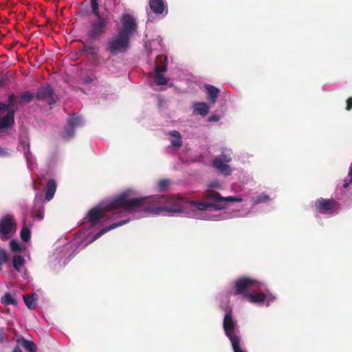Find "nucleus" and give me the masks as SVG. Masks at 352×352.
Here are the masks:
<instances>
[{
  "label": "nucleus",
  "instance_id": "obj_31",
  "mask_svg": "<svg viewBox=\"0 0 352 352\" xmlns=\"http://www.w3.org/2000/svg\"><path fill=\"white\" fill-rule=\"evenodd\" d=\"M270 200V197L266 194H261L253 199L254 204H258L261 203L266 202Z\"/></svg>",
  "mask_w": 352,
  "mask_h": 352
},
{
  "label": "nucleus",
  "instance_id": "obj_32",
  "mask_svg": "<svg viewBox=\"0 0 352 352\" xmlns=\"http://www.w3.org/2000/svg\"><path fill=\"white\" fill-rule=\"evenodd\" d=\"M170 184V181L168 179H162L158 182V188L160 191L164 192L166 190L168 186Z\"/></svg>",
  "mask_w": 352,
  "mask_h": 352
},
{
  "label": "nucleus",
  "instance_id": "obj_16",
  "mask_svg": "<svg viewBox=\"0 0 352 352\" xmlns=\"http://www.w3.org/2000/svg\"><path fill=\"white\" fill-rule=\"evenodd\" d=\"M213 166L217 169L221 173L225 175L230 174V167L229 165L225 164L222 159L215 158L212 162Z\"/></svg>",
  "mask_w": 352,
  "mask_h": 352
},
{
  "label": "nucleus",
  "instance_id": "obj_28",
  "mask_svg": "<svg viewBox=\"0 0 352 352\" xmlns=\"http://www.w3.org/2000/svg\"><path fill=\"white\" fill-rule=\"evenodd\" d=\"M20 236L24 242H28L30 240L31 232L25 225L23 226L20 232Z\"/></svg>",
  "mask_w": 352,
  "mask_h": 352
},
{
  "label": "nucleus",
  "instance_id": "obj_13",
  "mask_svg": "<svg viewBox=\"0 0 352 352\" xmlns=\"http://www.w3.org/2000/svg\"><path fill=\"white\" fill-rule=\"evenodd\" d=\"M82 52L86 54V55L91 59L96 60H98L99 47L84 43L82 45Z\"/></svg>",
  "mask_w": 352,
  "mask_h": 352
},
{
  "label": "nucleus",
  "instance_id": "obj_5",
  "mask_svg": "<svg viewBox=\"0 0 352 352\" xmlns=\"http://www.w3.org/2000/svg\"><path fill=\"white\" fill-rule=\"evenodd\" d=\"M223 327L226 336L232 344L234 352H241V338L236 334V322L234 320L231 311L226 312L223 321Z\"/></svg>",
  "mask_w": 352,
  "mask_h": 352
},
{
  "label": "nucleus",
  "instance_id": "obj_27",
  "mask_svg": "<svg viewBox=\"0 0 352 352\" xmlns=\"http://www.w3.org/2000/svg\"><path fill=\"white\" fill-rule=\"evenodd\" d=\"M1 302L4 305H13L16 306L17 305V300L8 292L6 293L4 296L1 297Z\"/></svg>",
  "mask_w": 352,
  "mask_h": 352
},
{
  "label": "nucleus",
  "instance_id": "obj_48",
  "mask_svg": "<svg viewBox=\"0 0 352 352\" xmlns=\"http://www.w3.org/2000/svg\"><path fill=\"white\" fill-rule=\"evenodd\" d=\"M241 352H243L242 349H241Z\"/></svg>",
  "mask_w": 352,
  "mask_h": 352
},
{
  "label": "nucleus",
  "instance_id": "obj_46",
  "mask_svg": "<svg viewBox=\"0 0 352 352\" xmlns=\"http://www.w3.org/2000/svg\"><path fill=\"white\" fill-rule=\"evenodd\" d=\"M209 121H217L218 120V118L217 116H211L208 119Z\"/></svg>",
  "mask_w": 352,
  "mask_h": 352
},
{
  "label": "nucleus",
  "instance_id": "obj_9",
  "mask_svg": "<svg viewBox=\"0 0 352 352\" xmlns=\"http://www.w3.org/2000/svg\"><path fill=\"white\" fill-rule=\"evenodd\" d=\"M16 222L12 214H7L0 220V239L8 240L12 232L16 230Z\"/></svg>",
  "mask_w": 352,
  "mask_h": 352
},
{
  "label": "nucleus",
  "instance_id": "obj_47",
  "mask_svg": "<svg viewBox=\"0 0 352 352\" xmlns=\"http://www.w3.org/2000/svg\"><path fill=\"white\" fill-rule=\"evenodd\" d=\"M90 1H91V4H94V3H95L98 2V0H90Z\"/></svg>",
  "mask_w": 352,
  "mask_h": 352
},
{
  "label": "nucleus",
  "instance_id": "obj_18",
  "mask_svg": "<svg viewBox=\"0 0 352 352\" xmlns=\"http://www.w3.org/2000/svg\"><path fill=\"white\" fill-rule=\"evenodd\" d=\"M129 221V219L120 221L118 223H112L106 228H102L98 233H96L95 234V236H94L93 241H95V240L99 239L100 236H102L104 234H105L108 231L113 230L116 228H118L119 226H121L128 223Z\"/></svg>",
  "mask_w": 352,
  "mask_h": 352
},
{
  "label": "nucleus",
  "instance_id": "obj_25",
  "mask_svg": "<svg viewBox=\"0 0 352 352\" xmlns=\"http://www.w3.org/2000/svg\"><path fill=\"white\" fill-rule=\"evenodd\" d=\"M34 98V94L30 91H25L22 92L19 96V100L17 101L18 104H22V103H30Z\"/></svg>",
  "mask_w": 352,
  "mask_h": 352
},
{
  "label": "nucleus",
  "instance_id": "obj_38",
  "mask_svg": "<svg viewBox=\"0 0 352 352\" xmlns=\"http://www.w3.org/2000/svg\"><path fill=\"white\" fill-rule=\"evenodd\" d=\"M42 184V179L40 177H37L35 179L32 183V187L34 190H39L40 186Z\"/></svg>",
  "mask_w": 352,
  "mask_h": 352
},
{
  "label": "nucleus",
  "instance_id": "obj_29",
  "mask_svg": "<svg viewBox=\"0 0 352 352\" xmlns=\"http://www.w3.org/2000/svg\"><path fill=\"white\" fill-rule=\"evenodd\" d=\"M154 80L157 85H164L168 82V80L162 73H155Z\"/></svg>",
  "mask_w": 352,
  "mask_h": 352
},
{
  "label": "nucleus",
  "instance_id": "obj_4",
  "mask_svg": "<svg viewBox=\"0 0 352 352\" xmlns=\"http://www.w3.org/2000/svg\"><path fill=\"white\" fill-rule=\"evenodd\" d=\"M17 96L12 94L8 96L7 104L0 102V129H8L14 124L15 109L12 107L17 105Z\"/></svg>",
  "mask_w": 352,
  "mask_h": 352
},
{
  "label": "nucleus",
  "instance_id": "obj_22",
  "mask_svg": "<svg viewBox=\"0 0 352 352\" xmlns=\"http://www.w3.org/2000/svg\"><path fill=\"white\" fill-rule=\"evenodd\" d=\"M19 144L24 148L30 147L28 132L25 129L21 130L19 133Z\"/></svg>",
  "mask_w": 352,
  "mask_h": 352
},
{
  "label": "nucleus",
  "instance_id": "obj_39",
  "mask_svg": "<svg viewBox=\"0 0 352 352\" xmlns=\"http://www.w3.org/2000/svg\"><path fill=\"white\" fill-rule=\"evenodd\" d=\"M8 335L3 328H0V343H3L7 339Z\"/></svg>",
  "mask_w": 352,
  "mask_h": 352
},
{
  "label": "nucleus",
  "instance_id": "obj_8",
  "mask_svg": "<svg viewBox=\"0 0 352 352\" xmlns=\"http://www.w3.org/2000/svg\"><path fill=\"white\" fill-rule=\"evenodd\" d=\"M121 28L119 32L131 38L138 31V22L134 16L131 14L125 13L120 17Z\"/></svg>",
  "mask_w": 352,
  "mask_h": 352
},
{
  "label": "nucleus",
  "instance_id": "obj_45",
  "mask_svg": "<svg viewBox=\"0 0 352 352\" xmlns=\"http://www.w3.org/2000/svg\"><path fill=\"white\" fill-rule=\"evenodd\" d=\"M12 352H22V351L19 346H14Z\"/></svg>",
  "mask_w": 352,
  "mask_h": 352
},
{
  "label": "nucleus",
  "instance_id": "obj_23",
  "mask_svg": "<svg viewBox=\"0 0 352 352\" xmlns=\"http://www.w3.org/2000/svg\"><path fill=\"white\" fill-rule=\"evenodd\" d=\"M23 298L25 305L29 309L32 310L36 307L37 298L34 294L23 295Z\"/></svg>",
  "mask_w": 352,
  "mask_h": 352
},
{
  "label": "nucleus",
  "instance_id": "obj_15",
  "mask_svg": "<svg viewBox=\"0 0 352 352\" xmlns=\"http://www.w3.org/2000/svg\"><path fill=\"white\" fill-rule=\"evenodd\" d=\"M149 6L156 14H162L166 7L164 0H149Z\"/></svg>",
  "mask_w": 352,
  "mask_h": 352
},
{
  "label": "nucleus",
  "instance_id": "obj_30",
  "mask_svg": "<svg viewBox=\"0 0 352 352\" xmlns=\"http://www.w3.org/2000/svg\"><path fill=\"white\" fill-rule=\"evenodd\" d=\"M32 215L34 218L38 220H42L44 217L43 206H39L38 208H36V206H35L34 209L32 211Z\"/></svg>",
  "mask_w": 352,
  "mask_h": 352
},
{
  "label": "nucleus",
  "instance_id": "obj_41",
  "mask_svg": "<svg viewBox=\"0 0 352 352\" xmlns=\"http://www.w3.org/2000/svg\"><path fill=\"white\" fill-rule=\"evenodd\" d=\"M10 155L8 151L0 146V157H6Z\"/></svg>",
  "mask_w": 352,
  "mask_h": 352
},
{
  "label": "nucleus",
  "instance_id": "obj_35",
  "mask_svg": "<svg viewBox=\"0 0 352 352\" xmlns=\"http://www.w3.org/2000/svg\"><path fill=\"white\" fill-rule=\"evenodd\" d=\"M219 158L222 159L223 162H230L232 160L230 152L228 150H223Z\"/></svg>",
  "mask_w": 352,
  "mask_h": 352
},
{
  "label": "nucleus",
  "instance_id": "obj_2",
  "mask_svg": "<svg viewBox=\"0 0 352 352\" xmlns=\"http://www.w3.org/2000/svg\"><path fill=\"white\" fill-rule=\"evenodd\" d=\"M155 197H162L167 199H171L175 200H180L181 201V207L180 210L178 211H173L172 212H182L186 204H188L190 207L192 208H196L198 210L206 211L208 208H212L214 210H224L227 208L228 203L233 202H241L243 199L239 197H222L220 193L218 192L213 190L212 189H208L206 190L204 199L207 202L204 201H191L187 202V201L184 198H179L175 197H166L162 195H156ZM162 212H171L170 211L164 210Z\"/></svg>",
  "mask_w": 352,
  "mask_h": 352
},
{
  "label": "nucleus",
  "instance_id": "obj_44",
  "mask_svg": "<svg viewBox=\"0 0 352 352\" xmlns=\"http://www.w3.org/2000/svg\"><path fill=\"white\" fill-rule=\"evenodd\" d=\"M91 82H92V78L89 76H85L83 79V82L85 84H89Z\"/></svg>",
  "mask_w": 352,
  "mask_h": 352
},
{
  "label": "nucleus",
  "instance_id": "obj_37",
  "mask_svg": "<svg viewBox=\"0 0 352 352\" xmlns=\"http://www.w3.org/2000/svg\"><path fill=\"white\" fill-rule=\"evenodd\" d=\"M349 179H345L343 180L342 187L346 188L352 183V166L350 168V170L348 174Z\"/></svg>",
  "mask_w": 352,
  "mask_h": 352
},
{
  "label": "nucleus",
  "instance_id": "obj_12",
  "mask_svg": "<svg viewBox=\"0 0 352 352\" xmlns=\"http://www.w3.org/2000/svg\"><path fill=\"white\" fill-rule=\"evenodd\" d=\"M38 100L46 101L48 104H54L56 102L54 97V90L49 85L39 87L35 94Z\"/></svg>",
  "mask_w": 352,
  "mask_h": 352
},
{
  "label": "nucleus",
  "instance_id": "obj_26",
  "mask_svg": "<svg viewBox=\"0 0 352 352\" xmlns=\"http://www.w3.org/2000/svg\"><path fill=\"white\" fill-rule=\"evenodd\" d=\"M169 134L171 136L175 137L174 139L171 140V144L173 147H180L182 144V136L179 131H171Z\"/></svg>",
  "mask_w": 352,
  "mask_h": 352
},
{
  "label": "nucleus",
  "instance_id": "obj_20",
  "mask_svg": "<svg viewBox=\"0 0 352 352\" xmlns=\"http://www.w3.org/2000/svg\"><path fill=\"white\" fill-rule=\"evenodd\" d=\"M193 107L194 113L196 114L205 116L209 112V107L206 102H197Z\"/></svg>",
  "mask_w": 352,
  "mask_h": 352
},
{
  "label": "nucleus",
  "instance_id": "obj_34",
  "mask_svg": "<svg viewBox=\"0 0 352 352\" xmlns=\"http://www.w3.org/2000/svg\"><path fill=\"white\" fill-rule=\"evenodd\" d=\"M8 261V255L5 250L0 248V271L2 270V265Z\"/></svg>",
  "mask_w": 352,
  "mask_h": 352
},
{
  "label": "nucleus",
  "instance_id": "obj_40",
  "mask_svg": "<svg viewBox=\"0 0 352 352\" xmlns=\"http://www.w3.org/2000/svg\"><path fill=\"white\" fill-rule=\"evenodd\" d=\"M23 155L28 161L30 160L32 155L30 147L23 149Z\"/></svg>",
  "mask_w": 352,
  "mask_h": 352
},
{
  "label": "nucleus",
  "instance_id": "obj_42",
  "mask_svg": "<svg viewBox=\"0 0 352 352\" xmlns=\"http://www.w3.org/2000/svg\"><path fill=\"white\" fill-rule=\"evenodd\" d=\"M351 109H352V97H349V98L346 100V109L347 111H350Z\"/></svg>",
  "mask_w": 352,
  "mask_h": 352
},
{
  "label": "nucleus",
  "instance_id": "obj_43",
  "mask_svg": "<svg viewBox=\"0 0 352 352\" xmlns=\"http://www.w3.org/2000/svg\"><path fill=\"white\" fill-rule=\"evenodd\" d=\"M209 187L210 188H220V184L219 183V182L217 181H214V182H212L209 185H208Z\"/></svg>",
  "mask_w": 352,
  "mask_h": 352
},
{
  "label": "nucleus",
  "instance_id": "obj_36",
  "mask_svg": "<svg viewBox=\"0 0 352 352\" xmlns=\"http://www.w3.org/2000/svg\"><path fill=\"white\" fill-rule=\"evenodd\" d=\"M166 69H167V66H166V63L165 62L160 63V64H157L155 67V73H162V74L163 72H166Z\"/></svg>",
  "mask_w": 352,
  "mask_h": 352
},
{
  "label": "nucleus",
  "instance_id": "obj_1",
  "mask_svg": "<svg viewBox=\"0 0 352 352\" xmlns=\"http://www.w3.org/2000/svg\"><path fill=\"white\" fill-rule=\"evenodd\" d=\"M180 207V200L153 196L129 199V193L124 192L109 202L104 209L99 206L91 209L84 219L89 223L90 227L92 228L104 218L105 211L122 209L124 212L131 213L144 212L159 214L164 210L178 211Z\"/></svg>",
  "mask_w": 352,
  "mask_h": 352
},
{
  "label": "nucleus",
  "instance_id": "obj_7",
  "mask_svg": "<svg viewBox=\"0 0 352 352\" xmlns=\"http://www.w3.org/2000/svg\"><path fill=\"white\" fill-rule=\"evenodd\" d=\"M130 39L131 38L118 32L117 35L107 42L106 50L113 55L126 52L130 47Z\"/></svg>",
  "mask_w": 352,
  "mask_h": 352
},
{
  "label": "nucleus",
  "instance_id": "obj_17",
  "mask_svg": "<svg viewBox=\"0 0 352 352\" xmlns=\"http://www.w3.org/2000/svg\"><path fill=\"white\" fill-rule=\"evenodd\" d=\"M56 190V183L54 179H51L48 180L45 188V198L47 201H50L54 196Z\"/></svg>",
  "mask_w": 352,
  "mask_h": 352
},
{
  "label": "nucleus",
  "instance_id": "obj_11",
  "mask_svg": "<svg viewBox=\"0 0 352 352\" xmlns=\"http://www.w3.org/2000/svg\"><path fill=\"white\" fill-rule=\"evenodd\" d=\"M84 121L82 118L77 116L76 113L69 115L67 121V126L64 129V138H71L74 135V129L76 127L83 126Z\"/></svg>",
  "mask_w": 352,
  "mask_h": 352
},
{
  "label": "nucleus",
  "instance_id": "obj_3",
  "mask_svg": "<svg viewBox=\"0 0 352 352\" xmlns=\"http://www.w3.org/2000/svg\"><path fill=\"white\" fill-rule=\"evenodd\" d=\"M91 6L94 18L89 21L87 36L89 39L96 41L107 34L110 19L100 14L98 2Z\"/></svg>",
  "mask_w": 352,
  "mask_h": 352
},
{
  "label": "nucleus",
  "instance_id": "obj_21",
  "mask_svg": "<svg viewBox=\"0 0 352 352\" xmlns=\"http://www.w3.org/2000/svg\"><path fill=\"white\" fill-rule=\"evenodd\" d=\"M25 264V260L21 255H14L12 258V265L14 269L20 272L21 268L24 267Z\"/></svg>",
  "mask_w": 352,
  "mask_h": 352
},
{
  "label": "nucleus",
  "instance_id": "obj_19",
  "mask_svg": "<svg viewBox=\"0 0 352 352\" xmlns=\"http://www.w3.org/2000/svg\"><path fill=\"white\" fill-rule=\"evenodd\" d=\"M205 89L208 91V99L212 103H215L217 101V98L219 94V90L213 85H206Z\"/></svg>",
  "mask_w": 352,
  "mask_h": 352
},
{
  "label": "nucleus",
  "instance_id": "obj_6",
  "mask_svg": "<svg viewBox=\"0 0 352 352\" xmlns=\"http://www.w3.org/2000/svg\"><path fill=\"white\" fill-rule=\"evenodd\" d=\"M263 284L256 280L248 277H242L234 282L233 294L234 296L242 295L245 298V294L254 292L261 289Z\"/></svg>",
  "mask_w": 352,
  "mask_h": 352
},
{
  "label": "nucleus",
  "instance_id": "obj_24",
  "mask_svg": "<svg viewBox=\"0 0 352 352\" xmlns=\"http://www.w3.org/2000/svg\"><path fill=\"white\" fill-rule=\"evenodd\" d=\"M18 342H21L23 347L30 352H36V346L34 342L25 340L23 338L17 340Z\"/></svg>",
  "mask_w": 352,
  "mask_h": 352
},
{
  "label": "nucleus",
  "instance_id": "obj_33",
  "mask_svg": "<svg viewBox=\"0 0 352 352\" xmlns=\"http://www.w3.org/2000/svg\"><path fill=\"white\" fill-rule=\"evenodd\" d=\"M10 247L12 252H19L22 251L21 247L19 242L14 239L11 240L10 241Z\"/></svg>",
  "mask_w": 352,
  "mask_h": 352
},
{
  "label": "nucleus",
  "instance_id": "obj_10",
  "mask_svg": "<svg viewBox=\"0 0 352 352\" xmlns=\"http://www.w3.org/2000/svg\"><path fill=\"white\" fill-rule=\"evenodd\" d=\"M338 203L333 199L320 198L315 201L316 210L323 214H333L338 208Z\"/></svg>",
  "mask_w": 352,
  "mask_h": 352
},
{
  "label": "nucleus",
  "instance_id": "obj_14",
  "mask_svg": "<svg viewBox=\"0 0 352 352\" xmlns=\"http://www.w3.org/2000/svg\"><path fill=\"white\" fill-rule=\"evenodd\" d=\"M267 295L263 292L258 293H247L245 294V298L248 301L251 303H263L267 298Z\"/></svg>",
  "mask_w": 352,
  "mask_h": 352
}]
</instances>
